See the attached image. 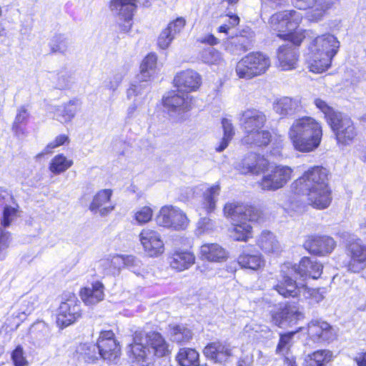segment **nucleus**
I'll return each mask as SVG.
<instances>
[{
	"instance_id": "obj_59",
	"label": "nucleus",
	"mask_w": 366,
	"mask_h": 366,
	"mask_svg": "<svg viewBox=\"0 0 366 366\" xmlns=\"http://www.w3.org/2000/svg\"><path fill=\"white\" fill-rule=\"evenodd\" d=\"M16 216V209L14 207L6 206L4 207L3 212V219L1 220V224L4 227H9L11 222L14 219Z\"/></svg>"
},
{
	"instance_id": "obj_46",
	"label": "nucleus",
	"mask_w": 366,
	"mask_h": 366,
	"mask_svg": "<svg viewBox=\"0 0 366 366\" xmlns=\"http://www.w3.org/2000/svg\"><path fill=\"white\" fill-rule=\"evenodd\" d=\"M169 336L173 342L187 343L192 338V332L184 325H175L170 327Z\"/></svg>"
},
{
	"instance_id": "obj_61",
	"label": "nucleus",
	"mask_w": 366,
	"mask_h": 366,
	"mask_svg": "<svg viewBox=\"0 0 366 366\" xmlns=\"http://www.w3.org/2000/svg\"><path fill=\"white\" fill-rule=\"evenodd\" d=\"M10 234L0 229V260L5 257L2 252L5 250L9 245Z\"/></svg>"
},
{
	"instance_id": "obj_62",
	"label": "nucleus",
	"mask_w": 366,
	"mask_h": 366,
	"mask_svg": "<svg viewBox=\"0 0 366 366\" xmlns=\"http://www.w3.org/2000/svg\"><path fill=\"white\" fill-rule=\"evenodd\" d=\"M282 38L290 40V43L287 44L292 45V46H294V45H300L303 40V37L302 36L301 34H295L292 31L284 34Z\"/></svg>"
},
{
	"instance_id": "obj_11",
	"label": "nucleus",
	"mask_w": 366,
	"mask_h": 366,
	"mask_svg": "<svg viewBox=\"0 0 366 366\" xmlns=\"http://www.w3.org/2000/svg\"><path fill=\"white\" fill-rule=\"evenodd\" d=\"M292 172V168L288 166H275L264 174L259 185L263 190H277L290 180Z\"/></svg>"
},
{
	"instance_id": "obj_48",
	"label": "nucleus",
	"mask_w": 366,
	"mask_h": 366,
	"mask_svg": "<svg viewBox=\"0 0 366 366\" xmlns=\"http://www.w3.org/2000/svg\"><path fill=\"white\" fill-rule=\"evenodd\" d=\"M69 44V39L61 34L55 35L49 42V46L53 53L64 54Z\"/></svg>"
},
{
	"instance_id": "obj_37",
	"label": "nucleus",
	"mask_w": 366,
	"mask_h": 366,
	"mask_svg": "<svg viewBox=\"0 0 366 366\" xmlns=\"http://www.w3.org/2000/svg\"><path fill=\"white\" fill-rule=\"evenodd\" d=\"M104 264H112L114 267L117 268L119 266L126 267L132 271L134 273L139 274L142 271L141 261L133 255H114V259L112 262L104 261Z\"/></svg>"
},
{
	"instance_id": "obj_44",
	"label": "nucleus",
	"mask_w": 366,
	"mask_h": 366,
	"mask_svg": "<svg viewBox=\"0 0 366 366\" xmlns=\"http://www.w3.org/2000/svg\"><path fill=\"white\" fill-rule=\"evenodd\" d=\"M219 192L220 187L219 184L212 185L204 192L202 206L207 212L209 213L215 209Z\"/></svg>"
},
{
	"instance_id": "obj_27",
	"label": "nucleus",
	"mask_w": 366,
	"mask_h": 366,
	"mask_svg": "<svg viewBox=\"0 0 366 366\" xmlns=\"http://www.w3.org/2000/svg\"><path fill=\"white\" fill-rule=\"evenodd\" d=\"M335 240L330 237H310L305 243V247L317 255H325L332 252L335 247Z\"/></svg>"
},
{
	"instance_id": "obj_43",
	"label": "nucleus",
	"mask_w": 366,
	"mask_h": 366,
	"mask_svg": "<svg viewBox=\"0 0 366 366\" xmlns=\"http://www.w3.org/2000/svg\"><path fill=\"white\" fill-rule=\"evenodd\" d=\"M199 353L192 348H181L176 357L181 366H200L199 365Z\"/></svg>"
},
{
	"instance_id": "obj_47",
	"label": "nucleus",
	"mask_w": 366,
	"mask_h": 366,
	"mask_svg": "<svg viewBox=\"0 0 366 366\" xmlns=\"http://www.w3.org/2000/svg\"><path fill=\"white\" fill-rule=\"evenodd\" d=\"M73 164L71 159H67L64 154L56 155L49 164V170L54 174L64 172Z\"/></svg>"
},
{
	"instance_id": "obj_64",
	"label": "nucleus",
	"mask_w": 366,
	"mask_h": 366,
	"mask_svg": "<svg viewBox=\"0 0 366 366\" xmlns=\"http://www.w3.org/2000/svg\"><path fill=\"white\" fill-rule=\"evenodd\" d=\"M202 44H207L209 45H217L219 44V41L217 38H216L213 34H207L199 39Z\"/></svg>"
},
{
	"instance_id": "obj_52",
	"label": "nucleus",
	"mask_w": 366,
	"mask_h": 366,
	"mask_svg": "<svg viewBox=\"0 0 366 366\" xmlns=\"http://www.w3.org/2000/svg\"><path fill=\"white\" fill-rule=\"evenodd\" d=\"M295 334V332L280 335V341L276 349L277 354L287 355L286 356H289L288 351L292 345L291 342Z\"/></svg>"
},
{
	"instance_id": "obj_16",
	"label": "nucleus",
	"mask_w": 366,
	"mask_h": 366,
	"mask_svg": "<svg viewBox=\"0 0 366 366\" xmlns=\"http://www.w3.org/2000/svg\"><path fill=\"white\" fill-rule=\"evenodd\" d=\"M276 308L278 309L272 313V322L280 327L295 325L304 317L302 312L295 304H280Z\"/></svg>"
},
{
	"instance_id": "obj_15",
	"label": "nucleus",
	"mask_w": 366,
	"mask_h": 366,
	"mask_svg": "<svg viewBox=\"0 0 366 366\" xmlns=\"http://www.w3.org/2000/svg\"><path fill=\"white\" fill-rule=\"evenodd\" d=\"M335 132L337 142L350 144L357 135V131L351 119L341 113L328 124Z\"/></svg>"
},
{
	"instance_id": "obj_23",
	"label": "nucleus",
	"mask_w": 366,
	"mask_h": 366,
	"mask_svg": "<svg viewBox=\"0 0 366 366\" xmlns=\"http://www.w3.org/2000/svg\"><path fill=\"white\" fill-rule=\"evenodd\" d=\"M233 347L225 342L209 343L204 349V355L215 362L224 363L233 355Z\"/></svg>"
},
{
	"instance_id": "obj_41",
	"label": "nucleus",
	"mask_w": 366,
	"mask_h": 366,
	"mask_svg": "<svg viewBox=\"0 0 366 366\" xmlns=\"http://www.w3.org/2000/svg\"><path fill=\"white\" fill-rule=\"evenodd\" d=\"M257 243L260 249L266 253L277 252L280 249V244L276 237L269 231L262 232Z\"/></svg>"
},
{
	"instance_id": "obj_9",
	"label": "nucleus",
	"mask_w": 366,
	"mask_h": 366,
	"mask_svg": "<svg viewBox=\"0 0 366 366\" xmlns=\"http://www.w3.org/2000/svg\"><path fill=\"white\" fill-rule=\"evenodd\" d=\"M160 227L179 231L185 229L189 224L186 214L179 207L165 205L161 207L156 217Z\"/></svg>"
},
{
	"instance_id": "obj_58",
	"label": "nucleus",
	"mask_w": 366,
	"mask_h": 366,
	"mask_svg": "<svg viewBox=\"0 0 366 366\" xmlns=\"http://www.w3.org/2000/svg\"><path fill=\"white\" fill-rule=\"evenodd\" d=\"M124 78V74L122 71L114 72L105 82V86L114 92L120 85Z\"/></svg>"
},
{
	"instance_id": "obj_57",
	"label": "nucleus",
	"mask_w": 366,
	"mask_h": 366,
	"mask_svg": "<svg viewBox=\"0 0 366 366\" xmlns=\"http://www.w3.org/2000/svg\"><path fill=\"white\" fill-rule=\"evenodd\" d=\"M37 305V299L36 297H30L24 299L21 301L20 310L25 315H30Z\"/></svg>"
},
{
	"instance_id": "obj_10",
	"label": "nucleus",
	"mask_w": 366,
	"mask_h": 366,
	"mask_svg": "<svg viewBox=\"0 0 366 366\" xmlns=\"http://www.w3.org/2000/svg\"><path fill=\"white\" fill-rule=\"evenodd\" d=\"M139 0H112L110 9L115 16L122 31L129 32L132 26V18Z\"/></svg>"
},
{
	"instance_id": "obj_28",
	"label": "nucleus",
	"mask_w": 366,
	"mask_h": 366,
	"mask_svg": "<svg viewBox=\"0 0 366 366\" xmlns=\"http://www.w3.org/2000/svg\"><path fill=\"white\" fill-rule=\"evenodd\" d=\"M274 112L281 118L290 117L302 109L300 101L289 97H282L276 99L273 104Z\"/></svg>"
},
{
	"instance_id": "obj_31",
	"label": "nucleus",
	"mask_w": 366,
	"mask_h": 366,
	"mask_svg": "<svg viewBox=\"0 0 366 366\" xmlns=\"http://www.w3.org/2000/svg\"><path fill=\"white\" fill-rule=\"evenodd\" d=\"M279 66L282 70H291L296 68L298 61L297 49L292 45H282L277 51Z\"/></svg>"
},
{
	"instance_id": "obj_32",
	"label": "nucleus",
	"mask_w": 366,
	"mask_h": 366,
	"mask_svg": "<svg viewBox=\"0 0 366 366\" xmlns=\"http://www.w3.org/2000/svg\"><path fill=\"white\" fill-rule=\"evenodd\" d=\"M169 262L172 269L182 272L189 269L194 264L195 256L189 251L177 250L169 257Z\"/></svg>"
},
{
	"instance_id": "obj_2",
	"label": "nucleus",
	"mask_w": 366,
	"mask_h": 366,
	"mask_svg": "<svg viewBox=\"0 0 366 366\" xmlns=\"http://www.w3.org/2000/svg\"><path fill=\"white\" fill-rule=\"evenodd\" d=\"M129 347L128 352L133 355L138 366H149L153 356L165 357L170 352L168 343L159 332L155 331L146 334L136 332Z\"/></svg>"
},
{
	"instance_id": "obj_45",
	"label": "nucleus",
	"mask_w": 366,
	"mask_h": 366,
	"mask_svg": "<svg viewBox=\"0 0 366 366\" xmlns=\"http://www.w3.org/2000/svg\"><path fill=\"white\" fill-rule=\"evenodd\" d=\"M222 126L224 134L219 144L216 147V151L218 152L224 151L228 147L235 133L231 120L226 118L222 119Z\"/></svg>"
},
{
	"instance_id": "obj_17",
	"label": "nucleus",
	"mask_w": 366,
	"mask_h": 366,
	"mask_svg": "<svg viewBox=\"0 0 366 366\" xmlns=\"http://www.w3.org/2000/svg\"><path fill=\"white\" fill-rule=\"evenodd\" d=\"M80 316V306L74 295L71 294L65 302L61 303L56 315V324L64 328L74 323Z\"/></svg>"
},
{
	"instance_id": "obj_20",
	"label": "nucleus",
	"mask_w": 366,
	"mask_h": 366,
	"mask_svg": "<svg viewBox=\"0 0 366 366\" xmlns=\"http://www.w3.org/2000/svg\"><path fill=\"white\" fill-rule=\"evenodd\" d=\"M174 84L179 92L188 94L199 89L202 84V78L197 71L187 69L176 74Z\"/></svg>"
},
{
	"instance_id": "obj_29",
	"label": "nucleus",
	"mask_w": 366,
	"mask_h": 366,
	"mask_svg": "<svg viewBox=\"0 0 366 366\" xmlns=\"http://www.w3.org/2000/svg\"><path fill=\"white\" fill-rule=\"evenodd\" d=\"M112 194L111 189L99 191L93 197L89 209L94 214L99 213L101 216L107 215L114 209L110 201Z\"/></svg>"
},
{
	"instance_id": "obj_7",
	"label": "nucleus",
	"mask_w": 366,
	"mask_h": 366,
	"mask_svg": "<svg viewBox=\"0 0 366 366\" xmlns=\"http://www.w3.org/2000/svg\"><path fill=\"white\" fill-rule=\"evenodd\" d=\"M302 20L301 12L295 10H285L272 14L269 21V28L280 37L295 30Z\"/></svg>"
},
{
	"instance_id": "obj_39",
	"label": "nucleus",
	"mask_w": 366,
	"mask_h": 366,
	"mask_svg": "<svg viewBox=\"0 0 366 366\" xmlns=\"http://www.w3.org/2000/svg\"><path fill=\"white\" fill-rule=\"evenodd\" d=\"M79 359L88 363H92L99 357L98 342H84L79 344L76 350Z\"/></svg>"
},
{
	"instance_id": "obj_3",
	"label": "nucleus",
	"mask_w": 366,
	"mask_h": 366,
	"mask_svg": "<svg viewBox=\"0 0 366 366\" xmlns=\"http://www.w3.org/2000/svg\"><path fill=\"white\" fill-rule=\"evenodd\" d=\"M224 214L232 222L231 237L236 241L244 242L252 237V227L249 222H257L262 217V212L258 208L236 203H227Z\"/></svg>"
},
{
	"instance_id": "obj_30",
	"label": "nucleus",
	"mask_w": 366,
	"mask_h": 366,
	"mask_svg": "<svg viewBox=\"0 0 366 366\" xmlns=\"http://www.w3.org/2000/svg\"><path fill=\"white\" fill-rule=\"evenodd\" d=\"M81 102L76 98L55 107L54 114L56 120L61 123L69 122L81 107Z\"/></svg>"
},
{
	"instance_id": "obj_49",
	"label": "nucleus",
	"mask_w": 366,
	"mask_h": 366,
	"mask_svg": "<svg viewBox=\"0 0 366 366\" xmlns=\"http://www.w3.org/2000/svg\"><path fill=\"white\" fill-rule=\"evenodd\" d=\"M246 56L239 60L236 65V73L239 78L250 79L257 76L254 69L251 67Z\"/></svg>"
},
{
	"instance_id": "obj_51",
	"label": "nucleus",
	"mask_w": 366,
	"mask_h": 366,
	"mask_svg": "<svg viewBox=\"0 0 366 366\" xmlns=\"http://www.w3.org/2000/svg\"><path fill=\"white\" fill-rule=\"evenodd\" d=\"M201 59L208 64H218L222 61L221 53L212 47L204 49L201 53Z\"/></svg>"
},
{
	"instance_id": "obj_8",
	"label": "nucleus",
	"mask_w": 366,
	"mask_h": 366,
	"mask_svg": "<svg viewBox=\"0 0 366 366\" xmlns=\"http://www.w3.org/2000/svg\"><path fill=\"white\" fill-rule=\"evenodd\" d=\"M157 57L155 54H149L142 61L140 66V74L138 75V79L143 84H132L127 90L128 99L133 97L146 96L149 92L150 87L148 81L155 74L157 68Z\"/></svg>"
},
{
	"instance_id": "obj_55",
	"label": "nucleus",
	"mask_w": 366,
	"mask_h": 366,
	"mask_svg": "<svg viewBox=\"0 0 366 366\" xmlns=\"http://www.w3.org/2000/svg\"><path fill=\"white\" fill-rule=\"evenodd\" d=\"M11 358L14 366H28L29 365L24 350L20 345H17L12 351Z\"/></svg>"
},
{
	"instance_id": "obj_6",
	"label": "nucleus",
	"mask_w": 366,
	"mask_h": 366,
	"mask_svg": "<svg viewBox=\"0 0 366 366\" xmlns=\"http://www.w3.org/2000/svg\"><path fill=\"white\" fill-rule=\"evenodd\" d=\"M323 266L316 259L309 257H303L299 264H292L290 262L284 264L281 267L280 278L274 286H283L285 287L287 279L291 282H296L293 276L298 274L302 278L318 279L322 272Z\"/></svg>"
},
{
	"instance_id": "obj_24",
	"label": "nucleus",
	"mask_w": 366,
	"mask_h": 366,
	"mask_svg": "<svg viewBox=\"0 0 366 366\" xmlns=\"http://www.w3.org/2000/svg\"><path fill=\"white\" fill-rule=\"evenodd\" d=\"M268 162L256 153H249L236 164V168L240 173L258 174L267 166Z\"/></svg>"
},
{
	"instance_id": "obj_13",
	"label": "nucleus",
	"mask_w": 366,
	"mask_h": 366,
	"mask_svg": "<svg viewBox=\"0 0 366 366\" xmlns=\"http://www.w3.org/2000/svg\"><path fill=\"white\" fill-rule=\"evenodd\" d=\"M350 260L345 264L349 272L358 273L366 267V244L360 239L350 242L346 247Z\"/></svg>"
},
{
	"instance_id": "obj_12",
	"label": "nucleus",
	"mask_w": 366,
	"mask_h": 366,
	"mask_svg": "<svg viewBox=\"0 0 366 366\" xmlns=\"http://www.w3.org/2000/svg\"><path fill=\"white\" fill-rule=\"evenodd\" d=\"M285 287L283 286H274V289L284 297H303L310 299L314 302H320L324 298L323 295L317 289L307 287L305 285L297 284L287 279Z\"/></svg>"
},
{
	"instance_id": "obj_63",
	"label": "nucleus",
	"mask_w": 366,
	"mask_h": 366,
	"mask_svg": "<svg viewBox=\"0 0 366 366\" xmlns=\"http://www.w3.org/2000/svg\"><path fill=\"white\" fill-rule=\"evenodd\" d=\"M262 1V11L264 12L267 7H271L275 9L282 4L284 0H261Z\"/></svg>"
},
{
	"instance_id": "obj_42",
	"label": "nucleus",
	"mask_w": 366,
	"mask_h": 366,
	"mask_svg": "<svg viewBox=\"0 0 366 366\" xmlns=\"http://www.w3.org/2000/svg\"><path fill=\"white\" fill-rule=\"evenodd\" d=\"M332 352L327 350H320L306 356L304 366H324L332 360Z\"/></svg>"
},
{
	"instance_id": "obj_40",
	"label": "nucleus",
	"mask_w": 366,
	"mask_h": 366,
	"mask_svg": "<svg viewBox=\"0 0 366 366\" xmlns=\"http://www.w3.org/2000/svg\"><path fill=\"white\" fill-rule=\"evenodd\" d=\"M245 56L257 76L264 74L270 66L269 57L261 52H252Z\"/></svg>"
},
{
	"instance_id": "obj_14",
	"label": "nucleus",
	"mask_w": 366,
	"mask_h": 366,
	"mask_svg": "<svg viewBox=\"0 0 366 366\" xmlns=\"http://www.w3.org/2000/svg\"><path fill=\"white\" fill-rule=\"evenodd\" d=\"M99 357L109 362H116L121 355V347L112 330L102 331L97 340Z\"/></svg>"
},
{
	"instance_id": "obj_34",
	"label": "nucleus",
	"mask_w": 366,
	"mask_h": 366,
	"mask_svg": "<svg viewBox=\"0 0 366 366\" xmlns=\"http://www.w3.org/2000/svg\"><path fill=\"white\" fill-rule=\"evenodd\" d=\"M332 59L323 53L310 51L307 58L308 68L312 72L322 73L330 66Z\"/></svg>"
},
{
	"instance_id": "obj_38",
	"label": "nucleus",
	"mask_w": 366,
	"mask_h": 366,
	"mask_svg": "<svg viewBox=\"0 0 366 366\" xmlns=\"http://www.w3.org/2000/svg\"><path fill=\"white\" fill-rule=\"evenodd\" d=\"M104 295V285L100 282H96L92 284V287H86L81 291V297L87 305H95L102 301Z\"/></svg>"
},
{
	"instance_id": "obj_1",
	"label": "nucleus",
	"mask_w": 366,
	"mask_h": 366,
	"mask_svg": "<svg viewBox=\"0 0 366 366\" xmlns=\"http://www.w3.org/2000/svg\"><path fill=\"white\" fill-rule=\"evenodd\" d=\"M325 168L315 166L306 171L292 184L295 193L307 197L310 205L317 209L327 208L332 200Z\"/></svg>"
},
{
	"instance_id": "obj_22",
	"label": "nucleus",
	"mask_w": 366,
	"mask_h": 366,
	"mask_svg": "<svg viewBox=\"0 0 366 366\" xmlns=\"http://www.w3.org/2000/svg\"><path fill=\"white\" fill-rule=\"evenodd\" d=\"M308 336L314 342H322L335 338L332 327L322 320H312L308 324Z\"/></svg>"
},
{
	"instance_id": "obj_35",
	"label": "nucleus",
	"mask_w": 366,
	"mask_h": 366,
	"mask_svg": "<svg viewBox=\"0 0 366 366\" xmlns=\"http://www.w3.org/2000/svg\"><path fill=\"white\" fill-rule=\"evenodd\" d=\"M238 263L245 269L257 270L264 265V259L257 251L244 250L238 257Z\"/></svg>"
},
{
	"instance_id": "obj_19",
	"label": "nucleus",
	"mask_w": 366,
	"mask_h": 366,
	"mask_svg": "<svg viewBox=\"0 0 366 366\" xmlns=\"http://www.w3.org/2000/svg\"><path fill=\"white\" fill-rule=\"evenodd\" d=\"M139 240L145 253L151 257H157L164 252V244L162 236L156 230L142 229L139 234Z\"/></svg>"
},
{
	"instance_id": "obj_5",
	"label": "nucleus",
	"mask_w": 366,
	"mask_h": 366,
	"mask_svg": "<svg viewBox=\"0 0 366 366\" xmlns=\"http://www.w3.org/2000/svg\"><path fill=\"white\" fill-rule=\"evenodd\" d=\"M239 122L244 134L241 140L243 144L264 147L270 142L271 133L263 129L267 122L263 112L254 108L247 109L239 114Z\"/></svg>"
},
{
	"instance_id": "obj_18",
	"label": "nucleus",
	"mask_w": 366,
	"mask_h": 366,
	"mask_svg": "<svg viewBox=\"0 0 366 366\" xmlns=\"http://www.w3.org/2000/svg\"><path fill=\"white\" fill-rule=\"evenodd\" d=\"M163 104L170 116L180 119L184 113L191 109L192 97L183 92L182 94L170 92L164 97Z\"/></svg>"
},
{
	"instance_id": "obj_4",
	"label": "nucleus",
	"mask_w": 366,
	"mask_h": 366,
	"mask_svg": "<svg viewBox=\"0 0 366 366\" xmlns=\"http://www.w3.org/2000/svg\"><path fill=\"white\" fill-rule=\"evenodd\" d=\"M288 135L296 150L310 152L320 144L322 129L320 124L315 119L304 117L293 122Z\"/></svg>"
},
{
	"instance_id": "obj_54",
	"label": "nucleus",
	"mask_w": 366,
	"mask_h": 366,
	"mask_svg": "<svg viewBox=\"0 0 366 366\" xmlns=\"http://www.w3.org/2000/svg\"><path fill=\"white\" fill-rule=\"evenodd\" d=\"M69 138L66 134H60L58 135L54 140L49 142L43 152L37 155V157H41L44 154H49L52 152V150L55 148L60 147L61 145L69 144Z\"/></svg>"
},
{
	"instance_id": "obj_21",
	"label": "nucleus",
	"mask_w": 366,
	"mask_h": 366,
	"mask_svg": "<svg viewBox=\"0 0 366 366\" xmlns=\"http://www.w3.org/2000/svg\"><path fill=\"white\" fill-rule=\"evenodd\" d=\"M340 42L332 34H323L316 37L310 43L309 51H318L325 55L333 58L337 53Z\"/></svg>"
},
{
	"instance_id": "obj_53",
	"label": "nucleus",
	"mask_w": 366,
	"mask_h": 366,
	"mask_svg": "<svg viewBox=\"0 0 366 366\" xmlns=\"http://www.w3.org/2000/svg\"><path fill=\"white\" fill-rule=\"evenodd\" d=\"M153 216V210L148 206L139 208L134 212V219L139 224L149 222Z\"/></svg>"
},
{
	"instance_id": "obj_60",
	"label": "nucleus",
	"mask_w": 366,
	"mask_h": 366,
	"mask_svg": "<svg viewBox=\"0 0 366 366\" xmlns=\"http://www.w3.org/2000/svg\"><path fill=\"white\" fill-rule=\"evenodd\" d=\"M29 117V112L25 107H21L17 109V113L15 117L13 127L17 128L19 124H24L26 122Z\"/></svg>"
},
{
	"instance_id": "obj_56",
	"label": "nucleus",
	"mask_w": 366,
	"mask_h": 366,
	"mask_svg": "<svg viewBox=\"0 0 366 366\" xmlns=\"http://www.w3.org/2000/svg\"><path fill=\"white\" fill-rule=\"evenodd\" d=\"M114 259V256L112 257H108L105 259H100L97 263V265L99 269H101V274L103 275H116L119 274L122 267L119 266L117 268L114 267V265L113 264H104L103 262L108 261L112 262Z\"/></svg>"
},
{
	"instance_id": "obj_25",
	"label": "nucleus",
	"mask_w": 366,
	"mask_h": 366,
	"mask_svg": "<svg viewBox=\"0 0 366 366\" xmlns=\"http://www.w3.org/2000/svg\"><path fill=\"white\" fill-rule=\"evenodd\" d=\"M185 25L186 20L183 17H178L170 21L160 33L157 41L158 46L162 49L168 48L175 37L181 33Z\"/></svg>"
},
{
	"instance_id": "obj_33",
	"label": "nucleus",
	"mask_w": 366,
	"mask_h": 366,
	"mask_svg": "<svg viewBox=\"0 0 366 366\" xmlns=\"http://www.w3.org/2000/svg\"><path fill=\"white\" fill-rule=\"evenodd\" d=\"M48 79L54 88L61 90L71 88L76 82L74 74L66 69L49 72Z\"/></svg>"
},
{
	"instance_id": "obj_36",
	"label": "nucleus",
	"mask_w": 366,
	"mask_h": 366,
	"mask_svg": "<svg viewBox=\"0 0 366 366\" xmlns=\"http://www.w3.org/2000/svg\"><path fill=\"white\" fill-rule=\"evenodd\" d=\"M200 254L209 262H222L227 257L226 250L216 243L204 244L200 247Z\"/></svg>"
},
{
	"instance_id": "obj_50",
	"label": "nucleus",
	"mask_w": 366,
	"mask_h": 366,
	"mask_svg": "<svg viewBox=\"0 0 366 366\" xmlns=\"http://www.w3.org/2000/svg\"><path fill=\"white\" fill-rule=\"evenodd\" d=\"M314 104L315 107L324 114L325 118L328 124L334 119L335 117H337V114L340 113L335 111L332 107L320 98H315Z\"/></svg>"
},
{
	"instance_id": "obj_26",
	"label": "nucleus",
	"mask_w": 366,
	"mask_h": 366,
	"mask_svg": "<svg viewBox=\"0 0 366 366\" xmlns=\"http://www.w3.org/2000/svg\"><path fill=\"white\" fill-rule=\"evenodd\" d=\"M337 0H293L294 4L299 9H313L311 17L318 21L325 11L330 9Z\"/></svg>"
}]
</instances>
